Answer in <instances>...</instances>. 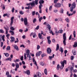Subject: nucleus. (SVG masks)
I'll use <instances>...</instances> for the list:
<instances>
[{
  "instance_id": "1",
  "label": "nucleus",
  "mask_w": 77,
  "mask_h": 77,
  "mask_svg": "<svg viewBox=\"0 0 77 77\" xmlns=\"http://www.w3.org/2000/svg\"><path fill=\"white\" fill-rule=\"evenodd\" d=\"M76 6V5L75 4V3L73 2L72 5V7L70 8V11L71 12H72L73 11V9L75 8V7Z\"/></svg>"
},
{
  "instance_id": "2",
  "label": "nucleus",
  "mask_w": 77,
  "mask_h": 77,
  "mask_svg": "<svg viewBox=\"0 0 77 77\" xmlns=\"http://www.w3.org/2000/svg\"><path fill=\"white\" fill-rule=\"evenodd\" d=\"M63 43L64 45H66V33H65L63 34Z\"/></svg>"
},
{
  "instance_id": "3",
  "label": "nucleus",
  "mask_w": 77,
  "mask_h": 77,
  "mask_svg": "<svg viewBox=\"0 0 77 77\" xmlns=\"http://www.w3.org/2000/svg\"><path fill=\"white\" fill-rule=\"evenodd\" d=\"M21 21L22 22H23L24 23V24L25 26H27L28 24V22H27V19L26 17L24 19L23 18H21Z\"/></svg>"
},
{
  "instance_id": "4",
  "label": "nucleus",
  "mask_w": 77,
  "mask_h": 77,
  "mask_svg": "<svg viewBox=\"0 0 77 77\" xmlns=\"http://www.w3.org/2000/svg\"><path fill=\"white\" fill-rule=\"evenodd\" d=\"M44 1L43 0H40V1L39 2V3L40 4V5H39V6H40L42 7V4H43V3H44Z\"/></svg>"
},
{
  "instance_id": "5",
  "label": "nucleus",
  "mask_w": 77,
  "mask_h": 77,
  "mask_svg": "<svg viewBox=\"0 0 77 77\" xmlns=\"http://www.w3.org/2000/svg\"><path fill=\"white\" fill-rule=\"evenodd\" d=\"M54 6L56 8H60L61 7V4L60 3H57Z\"/></svg>"
},
{
  "instance_id": "6",
  "label": "nucleus",
  "mask_w": 77,
  "mask_h": 77,
  "mask_svg": "<svg viewBox=\"0 0 77 77\" xmlns=\"http://www.w3.org/2000/svg\"><path fill=\"white\" fill-rule=\"evenodd\" d=\"M60 63L61 64V65L62 66H64V65L66 64V60H64L63 61H61L60 62Z\"/></svg>"
},
{
  "instance_id": "7",
  "label": "nucleus",
  "mask_w": 77,
  "mask_h": 77,
  "mask_svg": "<svg viewBox=\"0 0 77 77\" xmlns=\"http://www.w3.org/2000/svg\"><path fill=\"white\" fill-rule=\"evenodd\" d=\"M51 52V49L50 48H48L47 49V52L48 54H50Z\"/></svg>"
},
{
  "instance_id": "8",
  "label": "nucleus",
  "mask_w": 77,
  "mask_h": 77,
  "mask_svg": "<svg viewBox=\"0 0 77 77\" xmlns=\"http://www.w3.org/2000/svg\"><path fill=\"white\" fill-rule=\"evenodd\" d=\"M42 52L41 51H39L36 54V56L38 57V56H40V55L41 54Z\"/></svg>"
},
{
  "instance_id": "9",
  "label": "nucleus",
  "mask_w": 77,
  "mask_h": 77,
  "mask_svg": "<svg viewBox=\"0 0 77 77\" xmlns=\"http://www.w3.org/2000/svg\"><path fill=\"white\" fill-rule=\"evenodd\" d=\"M11 40H10V42H11L12 43L14 41H15V38L14 37H11Z\"/></svg>"
},
{
  "instance_id": "10",
  "label": "nucleus",
  "mask_w": 77,
  "mask_h": 77,
  "mask_svg": "<svg viewBox=\"0 0 77 77\" xmlns=\"http://www.w3.org/2000/svg\"><path fill=\"white\" fill-rule=\"evenodd\" d=\"M37 75L38 76V77H41V73L39 72H37L36 73Z\"/></svg>"
},
{
  "instance_id": "11",
  "label": "nucleus",
  "mask_w": 77,
  "mask_h": 77,
  "mask_svg": "<svg viewBox=\"0 0 77 77\" xmlns=\"http://www.w3.org/2000/svg\"><path fill=\"white\" fill-rule=\"evenodd\" d=\"M30 5L32 6H35V4L34 2H30Z\"/></svg>"
},
{
  "instance_id": "12",
  "label": "nucleus",
  "mask_w": 77,
  "mask_h": 77,
  "mask_svg": "<svg viewBox=\"0 0 77 77\" xmlns=\"http://www.w3.org/2000/svg\"><path fill=\"white\" fill-rule=\"evenodd\" d=\"M26 51V55H28L30 54V51L29 49H27Z\"/></svg>"
},
{
  "instance_id": "13",
  "label": "nucleus",
  "mask_w": 77,
  "mask_h": 77,
  "mask_svg": "<svg viewBox=\"0 0 77 77\" xmlns=\"http://www.w3.org/2000/svg\"><path fill=\"white\" fill-rule=\"evenodd\" d=\"M42 7H41V6H39V13L40 14H41V13H42V9H41Z\"/></svg>"
},
{
  "instance_id": "14",
  "label": "nucleus",
  "mask_w": 77,
  "mask_h": 77,
  "mask_svg": "<svg viewBox=\"0 0 77 77\" xmlns=\"http://www.w3.org/2000/svg\"><path fill=\"white\" fill-rule=\"evenodd\" d=\"M4 28L5 30L6 34H8V29L6 28V27H4Z\"/></svg>"
},
{
  "instance_id": "15",
  "label": "nucleus",
  "mask_w": 77,
  "mask_h": 77,
  "mask_svg": "<svg viewBox=\"0 0 77 77\" xmlns=\"http://www.w3.org/2000/svg\"><path fill=\"white\" fill-rule=\"evenodd\" d=\"M6 50H7V51H9V50H11V47L9 46H8L6 48Z\"/></svg>"
},
{
  "instance_id": "16",
  "label": "nucleus",
  "mask_w": 77,
  "mask_h": 77,
  "mask_svg": "<svg viewBox=\"0 0 77 77\" xmlns=\"http://www.w3.org/2000/svg\"><path fill=\"white\" fill-rule=\"evenodd\" d=\"M33 2H34L35 5H37L38 3V0H35V1H33Z\"/></svg>"
},
{
  "instance_id": "17",
  "label": "nucleus",
  "mask_w": 77,
  "mask_h": 77,
  "mask_svg": "<svg viewBox=\"0 0 77 77\" xmlns=\"http://www.w3.org/2000/svg\"><path fill=\"white\" fill-rule=\"evenodd\" d=\"M38 36L39 39H42V35L40 33H38Z\"/></svg>"
},
{
  "instance_id": "18",
  "label": "nucleus",
  "mask_w": 77,
  "mask_h": 77,
  "mask_svg": "<svg viewBox=\"0 0 77 77\" xmlns=\"http://www.w3.org/2000/svg\"><path fill=\"white\" fill-rule=\"evenodd\" d=\"M47 28H48L49 31H50V30H51V26H50V24H48L47 25Z\"/></svg>"
},
{
  "instance_id": "19",
  "label": "nucleus",
  "mask_w": 77,
  "mask_h": 77,
  "mask_svg": "<svg viewBox=\"0 0 77 77\" xmlns=\"http://www.w3.org/2000/svg\"><path fill=\"white\" fill-rule=\"evenodd\" d=\"M77 42H75L74 43V45H73V47H77Z\"/></svg>"
},
{
  "instance_id": "20",
  "label": "nucleus",
  "mask_w": 77,
  "mask_h": 77,
  "mask_svg": "<svg viewBox=\"0 0 77 77\" xmlns=\"http://www.w3.org/2000/svg\"><path fill=\"white\" fill-rule=\"evenodd\" d=\"M72 53L74 56L76 55V53L75 50H73L72 51Z\"/></svg>"
},
{
  "instance_id": "21",
  "label": "nucleus",
  "mask_w": 77,
  "mask_h": 77,
  "mask_svg": "<svg viewBox=\"0 0 77 77\" xmlns=\"http://www.w3.org/2000/svg\"><path fill=\"white\" fill-rule=\"evenodd\" d=\"M59 49V45L58 44H57V48L56 49V51H57Z\"/></svg>"
},
{
  "instance_id": "22",
  "label": "nucleus",
  "mask_w": 77,
  "mask_h": 77,
  "mask_svg": "<svg viewBox=\"0 0 77 77\" xmlns=\"http://www.w3.org/2000/svg\"><path fill=\"white\" fill-rule=\"evenodd\" d=\"M60 51H61V53H63V48L62 47H60V48L59 49Z\"/></svg>"
},
{
  "instance_id": "23",
  "label": "nucleus",
  "mask_w": 77,
  "mask_h": 77,
  "mask_svg": "<svg viewBox=\"0 0 77 77\" xmlns=\"http://www.w3.org/2000/svg\"><path fill=\"white\" fill-rule=\"evenodd\" d=\"M5 35H3L2 36V40L3 41V42H5Z\"/></svg>"
},
{
  "instance_id": "24",
  "label": "nucleus",
  "mask_w": 77,
  "mask_h": 77,
  "mask_svg": "<svg viewBox=\"0 0 77 77\" xmlns=\"http://www.w3.org/2000/svg\"><path fill=\"white\" fill-rule=\"evenodd\" d=\"M14 48L16 50H17V51H18L19 50V49L18 48V46L17 45H15L14 46Z\"/></svg>"
},
{
  "instance_id": "25",
  "label": "nucleus",
  "mask_w": 77,
  "mask_h": 77,
  "mask_svg": "<svg viewBox=\"0 0 77 77\" xmlns=\"http://www.w3.org/2000/svg\"><path fill=\"white\" fill-rule=\"evenodd\" d=\"M10 33H11V35H14V32L10 30L9 31Z\"/></svg>"
},
{
  "instance_id": "26",
  "label": "nucleus",
  "mask_w": 77,
  "mask_h": 77,
  "mask_svg": "<svg viewBox=\"0 0 77 77\" xmlns=\"http://www.w3.org/2000/svg\"><path fill=\"white\" fill-rule=\"evenodd\" d=\"M26 74L27 75H30V70H27L26 71Z\"/></svg>"
},
{
  "instance_id": "27",
  "label": "nucleus",
  "mask_w": 77,
  "mask_h": 77,
  "mask_svg": "<svg viewBox=\"0 0 77 77\" xmlns=\"http://www.w3.org/2000/svg\"><path fill=\"white\" fill-rule=\"evenodd\" d=\"M26 55H27V57H29V60H32V58H31V56H30V55H29V54Z\"/></svg>"
},
{
  "instance_id": "28",
  "label": "nucleus",
  "mask_w": 77,
  "mask_h": 77,
  "mask_svg": "<svg viewBox=\"0 0 77 77\" xmlns=\"http://www.w3.org/2000/svg\"><path fill=\"white\" fill-rule=\"evenodd\" d=\"M44 73L46 75H47V69H45L44 70Z\"/></svg>"
},
{
  "instance_id": "29",
  "label": "nucleus",
  "mask_w": 77,
  "mask_h": 77,
  "mask_svg": "<svg viewBox=\"0 0 77 77\" xmlns=\"http://www.w3.org/2000/svg\"><path fill=\"white\" fill-rule=\"evenodd\" d=\"M4 54H5V56H6V57H8L9 56V54L8 53H4Z\"/></svg>"
},
{
  "instance_id": "30",
  "label": "nucleus",
  "mask_w": 77,
  "mask_h": 77,
  "mask_svg": "<svg viewBox=\"0 0 77 77\" xmlns=\"http://www.w3.org/2000/svg\"><path fill=\"white\" fill-rule=\"evenodd\" d=\"M60 68V65H59V64H58L57 67V70H59Z\"/></svg>"
},
{
  "instance_id": "31",
  "label": "nucleus",
  "mask_w": 77,
  "mask_h": 77,
  "mask_svg": "<svg viewBox=\"0 0 77 77\" xmlns=\"http://www.w3.org/2000/svg\"><path fill=\"white\" fill-rule=\"evenodd\" d=\"M15 65L17 68H19V64H18V63H16Z\"/></svg>"
},
{
  "instance_id": "32",
  "label": "nucleus",
  "mask_w": 77,
  "mask_h": 77,
  "mask_svg": "<svg viewBox=\"0 0 77 77\" xmlns=\"http://www.w3.org/2000/svg\"><path fill=\"white\" fill-rule=\"evenodd\" d=\"M59 33H63V30L60 29L58 31Z\"/></svg>"
},
{
  "instance_id": "33",
  "label": "nucleus",
  "mask_w": 77,
  "mask_h": 77,
  "mask_svg": "<svg viewBox=\"0 0 77 77\" xmlns=\"http://www.w3.org/2000/svg\"><path fill=\"white\" fill-rule=\"evenodd\" d=\"M10 29L11 30H15V28H14L13 26H11Z\"/></svg>"
},
{
  "instance_id": "34",
  "label": "nucleus",
  "mask_w": 77,
  "mask_h": 77,
  "mask_svg": "<svg viewBox=\"0 0 77 77\" xmlns=\"http://www.w3.org/2000/svg\"><path fill=\"white\" fill-rule=\"evenodd\" d=\"M12 73L13 74H15V72H14V70H11L10 71V73Z\"/></svg>"
},
{
  "instance_id": "35",
  "label": "nucleus",
  "mask_w": 77,
  "mask_h": 77,
  "mask_svg": "<svg viewBox=\"0 0 77 77\" xmlns=\"http://www.w3.org/2000/svg\"><path fill=\"white\" fill-rule=\"evenodd\" d=\"M54 54L53 55V57L49 56V57L50 59H52V58H54Z\"/></svg>"
},
{
  "instance_id": "36",
  "label": "nucleus",
  "mask_w": 77,
  "mask_h": 77,
  "mask_svg": "<svg viewBox=\"0 0 77 77\" xmlns=\"http://www.w3.org/2000/svg\"><path fill=\"white\" fill-rule=\"evenodd\" d=\"M11 60H12V59L11 57L7 58L6 59V60H10V61H11Z\"/></svg>"
},
{
  "instance_id": "37",
  "label": "nucleus",
  "mask_w": 77,
  "mask_h": 77,
  "mask_svg": "<svg viewBox=\"0 0 77 77\" xmlns=\"http://www.w3.org/2000/svg\"><path fill=\"white\" fill-rule=\"evenodd\" d=\"M46 56V54H41V56L42 57H44V56Z\"/></svg>"
},
{
  "instance_id": "38",
  "label": "nucleus",
  "mask_w": 77,
  "mask_h": 77,
  "mask_svg": "<svg viewBox=\"0 0 77 77\" xmlns=\"http://www.w3.org/2000/svg\"><path fill=\"white\" fill-rule=\"evenodd\" d=\"M0 33H5V32H4L3 30L1 29H0Z\"/></svg>"
},
{
  "instance_id": "39",
  "label": "nucleus",
  "mask_w": 77,
  "mask_h": 77,
  "mask_svg": "<svg viewBox=\"0 0 77 77\" xmlns=\"http://www.w3.org/2000/svg\"><path fill=\"white\" fill-rule=\"evenodd\" d=\"M36 21V18H34L33 20V23H35V22Z\"/></svg>"
},
{
  "instance_id": "40",
  "label": "nucleus",
  "mask_w": 77,
  "mask_h": 77,
  "mask_svg": "<svg viewBox=\"0 0 77 77\" xmlns=\"http://www.w3.org/2000/svg\"><path fill=\"white\" fill-rule=\"evenodd\" d=\"M19 13L20 14H21V15H23V14H24V12H23V11H20Z\"/></svg>"
},
{
  "instance_id": "41",
  "label": "nucleus",
  "mask_w": 77,
  "mask_h": 77,
  "mask_svg": "<svg viewBox=\"0 0 77 77\" xmlns=\"http://www.w3.org/2000/svg\"><path fill=\"white\" fill-rule=\"evenodd\" d=\"M50 33H51L52 35H54V34L53 33V32L52 30H50Z\"/></svg>"
},
{
  "instance_id": "42",
  "label": "nucleus",
  "mask_w": 77,
  "mask_h": 77,
  "mask_svg": "<svg viewBox=\"0 0 77 77\" xmlns=\"http://www.w3.org/2000/svg\"><path fill=\"white\" fill-rule=\"evenodd\" d=\"M42 19H43V17H41L39 19V22H41V20H42Z\"/></svg>"
},
{
  "instance_id": "43",
  "label": "nucleus",
  "mask_w": 77,
  "mask_h": 77,
  "mask_svg": "<svg viewBox=\"0 0 77 77\" xmlns=\"http://www.w3.org/2000/svg\"><path fill=\"white\" fill-rule=\"evenodd\" d=\"M73 35L74 38H75V31H73Z\"/></svg>"
},
{
  "instance_id": "44",
  "label": "nucleus",
  "mask_w": 77,
  "mask_h": 77,
  "mask_svg": "<svg viewBox=\"0 0 77 77\" xmlns=\"http://www.w3.org/2000/svg\"><path fill=\"white\" fill-rule=\"evenodd\" d=\"M11 23H10V26H12V24L14 23V20H11Z\"/></svg>"
},
{
  "instance_id": "45",
  "label": "nucleus",
  "mask_w": 77,
  "mask_h": 77,
  "mask_svg": "<svg viewBox=\"0 0 77 77\" xmlns=\"http://www.w3.org/2000/svg\"><path fill=\"white\" fill-rule=\"evenodd\" d=\"M27 59V57H26V53L24 54V59L26 60Z\"/></svg>"
},
{
  "instance_id": "46",
  "label": "nucleus",
  "mask_w": 77,
  "mask_h": 77,
  "mask_svg": "<svg viewBox=\"0 0 77 77\" xmlns=\"http://www.w3.org/2000/svg\"><path fill=\"white\" fill-rule=\"evenodd\" d=\"M63 67H64V66H62V65H61L60 67V69H62L63 68Z\"/></svg>"
},
{
  "instance_id": "47",
  "label": "nucleus",
  "mask_w": 77,
  "mask_h": 77,
  "mask_svg": "<svg viewBox=\"0 0 77 77\" xmlns=\"http://www.w3.org/2000/svg\"><path fill=\"white\" fill-rule=\"evenodd\" d=\"M65 20H66V22H67V23H69V19H68V18H66L65 19Z\"/></svg>"
},
{
  "instance_id": "48",
  "label": "nucleus",
  "mask_w": 77,
  "mask_h": 77,
  "mask_svg": "<svg viewBox=\"0 0 77 77\" xmlns=\"http://www.w3.org/2000/svg\"><path fill=\"white\" fill-rule=\"evenodd\" d=\"M40 46L39 45H37V50H38L40 48Z\"/></svg>"
},
{
  "instance_id": "49",
  "label": "nucleus",
  "mask_w": 77,
  "mask_h": 77,
  "mask_svg": "<svg viewBox=\"0 0 77 77\" xmlns=\"http://www.w3.org/2000/svg\"><path fill=\"white\" fill-rule=\"evenodd\" d=\"M70 70L71 71H72L74 70V67H71L70 68Z\"/></svg>"
},
{
  "instance_id": "50",
  "label": "nucleus",
  "mask_w": 77,
  "mask_h": 77,
  "mask_svg": "<svg viewBox=\"0 0 77 77\" xmlns=\"http://www.w3.org/2000/svg\"><path fill=\"white\" fill-rule=\"evenodd\" d=\"M17 41H15L14 42L15 43H17V42H19V40H18V38H16Z\"/></svg>"
},
{
  "instance_id": "51",
  "label": "nucleus",
  "mask_w": 77,
  "mask_h": 77,
  "mask_svg": "<svg viewBox=\"0 0 77 77\" xmlns=\"http://www.w3.org/2000/svg\"><path fill=\"white\" fill-rule=\"evenodd\" d=\"M40 64L41 65V66H44V64L42 62H41L40 63Z\"/></svg>"
},
{
  "instance_id": "52",
  "label": "nucleus",
  "mask_w": 77,
  "mask_h": 77,
  "mask_svg": "<svg viewBox=\"0 0 77 77\" xmlns=\"http://www.w3.org/2000/svg\"><path fill=\"white\" fill-rule=\"evenodd\" d=\"M36 37V33L34 32V34L33 35V38H35Z\"/></svg>"
},
{
  "instance_id": "53",
  "label": "nucleus",
  "mask_w": 77,
  "mask_h": 77,
  "mask_svg": "<svg viewBox=\"0 0 77 77\" xmlns=\"http://www.w3.org/2000/svg\"><path fill=\"white\" fill-rule=\"evenodd\" d=\"M58 20L60 21H62V23H63V21H62V19L61 18H58Z\"/></svg>"
},
{
  "instance_id": "54",
  "label": "nucleus",
  "mask_w": 77,
  "mask_h": 77,
  "mask_svg": "<svg viewBox=\"0 0 77 77\" xmlns=\"http://www.w3.org/2000/svg\"><path fill=\"white\" fill-rule=\"evenodd\" d=\"M14 11H15V8H13L11 10L12 12L14 13Z\"/></svg>"
},
{
  "instance_id": "55",
  "label": "nucleus",
  "mask_w": 77,
  "mask_h": 77,
  "mask_svg": "<svg viewBox=\"0 0 77 77\" xmlns=\"http://www.w3.org/2000/svg\"><path fill=\"white\" fill-rule=\"evenodd\" d=\"M32 15L33 16L35 15V11H32Z\"/></svg>"
},
{
  "instance_id": "56",
  "label": "nucleus",
  "mask_w": 77,
  "mask_h": 77,
  "mask_svg": "<svg viewBox=\"0 0 77 77\" xmlns=\"http://www.w3.org/2000/svg\"><path fill=\"white\" fill-rule=\"evenodd\" d=\"M3 46V42H1V47H2Z\"/></svg>"
},
{
  "instance_id": "57",
  "label": "nucleus",
  "mask_w": 77,
  "mask_h": 77,
  "mask_svg": "<svg viewBox=\"0 0 77 77\" xmlns=\"http://www.w3.org/2000/svg\"><path fill=\"white\" fill-rule=\"evenodd\" d=\"M58 1V0H54V3L56 4V3H57V2Z\"/></svg>"
},
{
  "instance_id": "58",
  "label": "nucleus",
  "mask_w": 77,
  "mask_h": 77,
  "mask_svg": "<svg viewBox=\"0 0 77 77\" xmlns=\"http://www.w3.org/2000/svg\"><path fill=\"white\" fill-rule=\"evenodd\" d=\"M48 44H50L51 43V40H48Z\"/></svg>"
},
{
  "instance_id": "59",
  "label": "nucleus",
  "mask_w": 77,
  "mask_h": 77,
  "mask_svg": "<svg viewBox=\"0 0 77 77\" xmlns=\"http://www.w3.org/2000/svg\"><path fill=\"white\" fill-rule=\"evenodd\" d=\"M23 30L22 29H20L19 30V32H20V33H23Z\"/></svg>"
},
{
  "instance_id": "60",
  "label": "nucleus",
  "mask_w": 77,
  "mask_h": 77,
  "mask_svg": "<svg viewBox=\"0 0 77 77\" xmlns=\"http://www.w3.org/2000/svg\"><path fill=\"white\" fill-rule=\"evenodd\" d=\"M23 58H24V57H23V56H22L21 57H20L21 60H23Z\"/></svg>"
},
{
  "instance_id": "61",
  "label": "nucleus",
  "mask_w": 77,
  "mask_h": 77,
  "mask_svg": "<svg viewBox=\"0 0 77 77\" xmlns=\"http://www.w3.org/2000/svg\"><path fill=\"white\" fill-rule=\"evenodd\" d=\"M39 26H38L37 27L35 28V29L36 30H38L39 29Z\"/></svg>"
},
{
  "instance_id": "62",
  "label": "nucleus",
  "mask_w": 77,
  "mask_h": 77,
  "mask_svg": "<svg viewBox=\"0 0 77 77\" xmlns=\"http://www.w3.org/2000/svg\"><path fill=\"white\" fill-rule=\"evenodd\" d=\"M6 75L8 76V75H9V72H7L6 73Z\"/></svg>"
},
{
  "instance_id": "63",
  "label": "nucleus",
  "mask_w": 77,
  "mask_h": 77,
  "mask_svg": "<svg viewBox=\"0 0 77 77\" xmlns=\"http://www.w3.org/2000/svg\"><path fill=\"white\" fill-rule=\"evenodd\" d=\"M74 56H71V59L72 60L74 59Z\"/></svg>"
},
{
  "instance_id": "64",
  "label": "nucleus",
  "mask_w": 77,
  "mask_h": 77,
  "mask_svg": "<svg viewBox=\"0 0 77 77\" xmlns=\"http://www.w3.org/2000/svg\"><path fill=\"white\" fill-rule=\"evenodd\" d=\"M58 33H59V31H58V32L57 31H55V34L56 35H58Z\"/></svg>"
}]
</instances>
